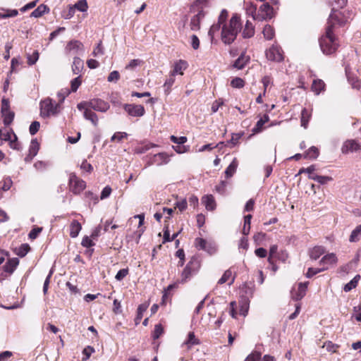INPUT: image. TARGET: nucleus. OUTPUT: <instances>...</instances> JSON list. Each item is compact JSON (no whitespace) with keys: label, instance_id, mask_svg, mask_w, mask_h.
<instances>
[{"label":"nucleus","instance_id":"nucleus-21","mask_svg":"<svg viewBox=\"0 0 361 361\" xmlns=\"http://www.w3.org/2000/svg\"><path fill=\"white\" fill-rule=\"evenodd\" d=\"M82 229L81 224L77 221L73 220L70 226V235L71 238H76Z\"/></svg>","mask_w":361,"mask_h":361},{"label":"nucleus","instance_id":"nucleus-33","mask_svg":"<svg viewBox=\"0 0 361 361\" xmlns=\"http://www.w3.org/2000/svg\"><path fill=\"white\" fill-rule=\"evenodd\" d=\"M30 247L27 243L22 244L19 247L15 249V253L20 257H25L29 252Z\"/></svg>","mask_w":361,"mask_h":361},{"label":"nucleus","instance_id":"nucleus-42","mask_svg":"<svg viewBox=\"0 0 361 361\" xmlns=\"http://www.w3.org/2000/svg\"><path fill=\"white\" fill-rule=\"evenodd\" d=\"M104 54V47L102 46V42L100 41L97 46L94 47L92 55L94 57H99L100 56H102Z\"/></svg>","mask_w":361,"mask_h":361},{"label":"nucleus","instance_id":"nucleus-62","mask_svg":"<svg viewBox=\"0 0 361 361\" xmlns=\"http://www.w3.org/2000/svg\"><path fill=\"white\" fill-rule=\"evenodd\" d=\"M81 245L85 247H90L94 245V243L88 236H85L82 240Z\"/></svg>","mask_w":361,"mask_h":361},{"label":"nucleus","instance_id":"nucleus-12","mask_svg":"<svg viewBox=\"0 0 361 361\" xmlns=\"http://www.w3.org/2000/svg\"><path fill=\"white\" fill-rule=\"evenodd\" d=\"M66 51L69 53H72L73 54H80V52H83L84 47L82 42L78 40H71L70 41L66 47Z\"/></svg>","mask_w":361,"mask_h":361},{"label":"nucleus","instance_id":"nucleus-7","mask_svg":"<svg viewBox=\"0 0 361 361\" xmlns=\"http://www.w3.org/2000/svg\"><path fill=\"white\" fill-rule=\"evenodd\" d=\"M266 57L269 61L281 62L283 60V51L280 47L274 44L266 51Z\"/></svg>","mask_w":361,"mask_h":361},{"label":"nucleus","instance_id":"nucleus-15","mask_svg":"<svg viewBox=\"0 0 361 361\" xmlns=\"http://www.w3.org/2000/svg\"><path fill=\"white\" fill-rule=\"evenodd\" d=\"M250 61V56L246 55L245 52H243L240 56L236 59L233 66L238 70L243 69L246 64Z\"/></svg>","mask_w":361,"mask_h":361},{"label":"nucleus","instance_id":"nucleus-20","mask_svg":"<svg viewBox=\"0 0 361 361\" xmlns=\"http://www.w3.org/2000/svg\"><path fill=\"white\" fill-rule=\"evenodd\" d=\"M337 257L334 253H330L324 255L319 261L320 264L334 265L337 262Z\"/></svg>","mask_w":361,"mask_h":361},{"label":"nucleus","instance_id":"nucleus-34","mask_svg":"<svg viewBox=\"0 0 361 361\" xmlns=\"http://www.w3.org/2000/svg\"><path fill=\"white\" fill-rule=\"evenodd\" d=\"M75 10H78L81 12H85L87 11L88 5L87 0H79L74 5H72Z\"/></svg>","mask_w":361,"mask_h":361},{"label":"nucleus","instance_id":"nucleus-58","mask_svg":"<svg viewBox=\"0 0 361 361\" xmlns=\"http://www.w3.org/2000/svg\"><path fill=\"white\" fill-rule=\"evenodd\" d=\"M171 140L176 144L183 145L187 142V137L185 136L181 137H176L175 135H171L170 137Z\"/></svg>","mask_w":361,"mask_h":361},{"label":"nucleus","instance_id":"nucleus-45","mask_svg":"<svg viewBox=\"0 0 361 361\" xmlns=\"http://www.w3.org/2000/svg\"><path fill=\"white\" fill-rule=\"evenodd\" d=\"M82 80L80 79V76H78L71 82V89L70 91H72L73 92H76L80 85H81Z\"/></svg>","mask_w":361,"mask_h":361},{"label":"nucleus","instance_id":"nucleus-51","mask_svg":"<svg viewBox=\"0 0 361 361\" xmlns=\"http://www.w3.org/2000/svg\"><path fill=\"white\" fill-rule=\"evenodd\" d=\"M39 127H40V123L39 121H33L31 123V125L30 126V128H29L30 133L32 135H35L37 133V131L39 130Z\"/></svg>","mask_w":361,"mask_h":361},{"label":"nucleus","instance_id":"nucleus-56","mask_svg":"<svg viewBox=\"0 0 361 361\" xmlns=\"http://www.w3.org/2000/svg\"><path fill=\"white\" fill-rule=\"evenodd\" d=\"M10 109V102L8 99L4 97L1 99V113H4L6 111H9Z\"/></svg>","mask_w":361,"mask_h":361},{"label":"nucleus","instance_id":"nucleus-3","mask_svg":"<svg viewBox=\"0 0 361 361\" xmlns=\"http://www.w3.org/2000/svg\"><path fill=\"white\" fill-rule=\"evenodd\" d=\"M39 109L42 118L55 116L60 112V104H56L52 99L47 97L40 102Z\"/></svg>","mask_w":361,"mask_h":361},{"label":"nucleus","instance_id":"nucleus-17","mask_svg":"<svg viewBox=\"0 0 361 361\" xmlns=\"http://www.w3.org/2000/svg\"><path fill=\"white\" fill-rule=\"evenodd\" d=\"M325 252L326 249L324 247L320 245L314 246L309 250V256L311 259L317 260L320 256L324 254Z\"/></svg>","mask_w":361,"mask_h":361},{"label":"nucleus","instance_id":"nucleus-27","mask_svg":"<svg viewBox=\"0 0 361 361\" xmlns=\"http://www.w3.org/2000/svg\"><path fill=\"white\" fill-rule=\"evenodd\" d=\"M238 167V161L236 159H233L229 166L226 168L225 171V175L226 178H231L235 173L236 169Z\"/></svg>","mask_w":361,"mask_h":361},{"label":"nucleus","instance_id":"nucleus-44","mask_svg":"<svg viewBox=\"0 0 361 361\" xmlns=\"http://www.w3.org/2000/svg\"><path fill=\"white\" fill-rule=\"evenodd\" d=\"M262 354L259 351H253L251 353L244 361H258L260 360Z\"/></svg>","mask_w":361,"mask_h":361},{"label":"nucleus","instance_id":"nucleus-35","mask_svg":"<svg viewBox=\"0 0 361 361\" xmlns=\"http://www.w3.org/2000/svg\"><path fill=\"white\" fill-rule=\"evenodd\" d=\"M39 149V145L36 139L32 140L29 147V154L32 157H35Z\"/></svg>","mask_w":361,"mask_h":361},{"label":"nucleus","instance_id":"nucleus-43","mask_svg":"<svg viewBox=\"0 0 361 361\" xmlns=\"http://www.w3.org/2000/svg\"><path fill=\"white\" fill-rule=\"evenodd\" d=\"M319 155V150L315 147H311L306 152L305 157L310 159H316Z\"/></svg>","mask_w":361,"mask_h":361},{"label":"nucleus","instance_id":"nucleus-59","mask_svg":"<svg viewBox=\"0 0 361 361\" xmlns=\"http://www.w3.org/2000/svg\"><path fill=\"white\" fill-rule=\"evenodd\" d=\"M176 208H178L180 212H183L187 208V201L185 199H182L180 201H178L175 204Z\"/></svg>","mask_w":361,"mask_h":361},{"label":"nucleus","instance_id":"nucleus-31","mask_svg":"<svg viewBox=\"0 0 361 361\" xmlns=\"http://www.w3.org/2000/svg\"><path fill=\"white\" fill-rule=\"evenodd\" d=\"M264 38L271 40L275 35L274 30L270 25H266L262 31Z\"/></svg>","mask_w":361,"mask_h":361},{"label":"nucleus","instance_id":"nucleus-47","mask_svg":"<svg viewBox=\"0 0 361 361\" xmlns=\"http://www.w3.org/2000/svg\"><path fill=\"white\" fill-rule=\"evenodd\" d=\"M207 243H208V241H207L206 240L201 238H197L195 240V246L199 250H204V249L206 248V245H207Z\"/></svg>","mask_w":361,"mask_h":361},{"label":"nucleus","instance_id":"nucleus-11","mask_svg":"<svg viewBox=\"0 0 361 361\" xmlns=\"http://www.w3.org/2000/svg\"><path fill=\"white\" fill-rule=\"evenodd\" d=\"M169 155L165 152H160L153 155L149 162L148 165L156 164L157 166H161L166 164L169 162Z\"/></svg>","mask_w":361,"mask_h":361},{"label":"nucleus","instance_id":"nucleus-16","mask_svg":"<svg viewBox=\"0 0 361 361\" xmlns=\"http://www.w3.org/2000/svg\"><path fill=\"white\" fill-rule=\"evenodd\" d=\"M19 264V259L16 257L9 259L7 262L4 265V270L5 272L11 274L13 273L18 265Z\"/></svg>","mask_w":361,"mask_h":361},{"label":"nucleus","instance_id":"nucleus-8","mask_svg":"<svg viewBox=\"0 0 361 361\" xmlns=\"http://www.w3.org/2000/svg\"><path fill=\"white\" fill-rule=\"evenodd\" d=\"M2 140L9 142L10 147L16 150H20L21 146L18 142V137L14 133L13 130L11 129L6 133H3V137L0 139V145H1Z\"/></svg>","mask_w":361,"mask_h":361},{"label":"nucleus","instance_id":"nucleus-2","mask_svg":"<svg viewBox=\"0 0 361 361\" xmlns=\"http://www.w3.org/2000/svg\"><path fill=\"white\" fill-rule=\"evenodd\" d=\"M240 30V17L235 14L230 19L228 24H225L222 26L221 39L223 42L226 44H231L234 42Z\"/></svg>","mask_w":361,"mask_h":361},{"label":"nucleus","instance_id":"nucleus-25","mask_svg":"<svg viewBox=\"0 0 361 361\" xmlns=\"http://www.w3.org/2000/svg\"><path fill=\"white\" fill-rule=\"evenodd\" d=\"M325 83L320 79L314 80L312 85V90L316 94H319L324 90Z\"/></svg>","mask_w":361,"mask_h":361},{"label":"nucleus","instance_id":"nucleus-48","mask_svg":"<svg viewBox=\"0 0 361 361\" xmlns=\"http://www.w3.org/2000/svg\"><path fill=\"white\" fill-rule=\"evenodd\" d=\"M221 25H221L219 23H217L214 24V25H212L211 26V27H210V29H209V30L208 32V35L210 37L211 40L213 39L215 33L220 30Z\"/></svg>","mask_w":361,"mask_h":361},{"label":"nucleus","instance_id":"nucleus-28","mask_svg":"<svg viewBox=\"0 0 361 361\" xmlns=\"http://www.w3.org/2000/svg\"><path fill=\"white\" fill-rule=\"evenodd\" d=\"M83 68V61L79 57H74L72 70L74 74L78 75Z\"/></svg>","mask_w":361,"mask_h":361},{"label":"nucleus","instance_id":"nucleus-29","mask_svg":"<svg viewBox=\"0 0 361 361\" xmlns=\"http://www.w3.org/2000/svg\"><path fill=\"white\" fill-rule=\"evenodd\" d=\"M3 117V122L5 126H9L13 121L15 114L13 111L9 110L4 113H1Z\"/></svg>","mask_w":361,"mask_h":361},{"label":"nucleus","instance_id":"nucleus-41","mask_svg":"<svg viewBox=\"0 0 361 361\" xmlns=\"http://www.w3.org/2000/svg\"><path fill=\"white\" fill-rule=\"evenodd\" d=\"M39 54L38 51L35 50L33 51L32 54H27V63L30 66L34 65L37 60L39 59Z\"/></svg>","mask_w":361,"mask_h":361},{"label":"nucleus","instance_id":"nucleus-23","mask_svg":"<svg viewBox=\"0 0 361 361\" xmlns=\"http://www.w3.org/2000/svg\"><path fill=\"white\" fill-rule=\"evenodd\" d=\"M83 116L85 119L89 120L91 121V123L94 126H97L98 123V117L97 114L92 111L91 109H85L84 111Z\"/></svg>","mask_w":361,"mask_h":361},{"label":"nucleus","instance_id":"nucleus-40","mask_svg":"<svg viewBox=\"0 0 361 361\" xmlns=\"http://www.w3.org/2000/svg\"><path fill=\"white\" fill-rule=\"evenodd\" d=\"M310 118V114L307 111L306 109H302V114H301V126H303L305 128H307L308 121Z\"/></svg>","mask_w":361,"mask_h":361},{"label":"nucleus","instance_id":"nucleus-6","mask_svg":"<svg viewBox=\"0 0 361 361\" xmlns=\"http://www.w3.org/2000/svg\"><path fill=\"white\" fill-rule=\"evenodd\" d=\"M70 190L74 194H80L86 187L84 180L79 179L75 174L72 173L69 177Z\"/></svg>","mask_w":361,"mask_h":361},{"label":"nucleus","instance_id":"nucleus-46","mask_svg":"<svg viewBox=\"0 0 361 361\" xmlns=\"http://www.w3.org/2000/svg\"><path fill=\"white\" fill-rule=\"evenodd\" d=\"M184 343L188 345H193L198 343V340L195 338L193 332H190L188 334V339Z\"/></svg>","mask_w":361,"mask_h":361},{"label":"nucleus","instance_id":"nucleus-22","mask_svg":"<svg viewBox=\"0 0 361 361\" xmlns=\"http://www.w3.org/2000/svg\"><path fill=\"white\" fill-rule=\"evenodd\" d=\"M254 34H255V27L252 25V24L249 20H247L246 22L245 27L243 30V33H242L243 37L245 38V39L250 38L254 35Z\"/></svg>","mask_w":361,"mask_h":361},{"label":"nucleus","instance_id":"nucleus-5","mask_svg":"<svg viewBox=\"0 0 361 361\" xmlns=\"http://www.w3.org/2000/svg\"><path fill=\"white\" fill-rule=\"evenodd\" d=\"M199 268L198 261L192 258L183 269L181 275V281L183 283L186 282L192 276V274L195 273Z\"/></svg>","mask_w":361,"mask_h":361},{"label":"nucleus","instance_id":"nucleus-60","mask_svg":"<svg viewBox=\"0 0 361 361\" xmlns=\"http://www.w3.org/2000/svg\"><path fill=\"white\" fill-rule=\"evenodd\" d=\"M120 78V74L117 71H114L108 76L109 82H117Z\"/></svg>","mask_w":361,"mask_h":361},{"label":"nucleus","instance_id":"nucleus-9","mask_svg":"<svg viewBox=\"0 0 361 361\" xmlns=\"http://www.w3.org/2000/svg\"><path fill=\"white\" fill-rule=\"evenodd\" d=\"M123 108L128 115L135 117H140L145 114V108L142 105L134 104H124Z\"/></svg>","mask_w":361,"mask_h":361},{"label":"nucleus","instance_id":"nucleus-13","mask_svg":"<svg viewBox=\"0 0 361 361\" xmlns=\"http://www.w3.org/2000/svg\"><path fill=\"white\" fill-rule=\"evenodd\" d=\"M361 149L359 143L353 140H347L342 147V152L347 154L348 152H357Z\"/></svg>","mask_w":361,"mask_h":361},{"label":"nucleus","instance_id":"nucleus-14","mask_svg":"<svg viewBox=\"0 0 361 361\" xmlns=\"http://www.w3.org/2000/svg\"><path fill=\"white\" fill-rule=\"evenodd\" d=\"M204 13L203 11L201 10L191 18L190 27L192 30L197 31L200 28V20L204 18Z\"/></svg>","mask_w":361,"mask_h":361},{"label":"nucleus","instance_id":"nucleus-37","mask_svg":"<svg viewBox=\"0 0 361 361\" xmlns=\"http://www.w3.org/2000/svg\"><path fill=\"white\" fill-rule=\"evenodd\" d=\"M361 235V224L357 226L351 233L349 240L350 242H357Z\"/></svg>","mask_w":361,"mask_h":361},{"label":"nucleus","instance_id":"nucleus-52","mask_svg":"<svg viewBox=\"0 0 361 361\" xmlns=\"http://www.w3.org/2000/svg\"><path fill=\"white\" fill-rule=\"evenodd\" d=\"M164 329L161 324H157L154 326V330L153 332V338L154 339H157L160 337V336L163 334Z\"/></svg>","mask_w":361,"mask_h":361},{"label":"nucleus","instance_id":"nucleus-1","mask_svg":"<svg viewBox=\"0 0 361 361\" xmlns=\"http://www.w3.org/2000/svg\"><path fill=\"white\" fill-rule=\"evenodd\" d=\"M346 21L341 11L333 9L328 18L325 33L319 39V46L324 54H332L338 49V39L334 35V31L337 27L343 26Z\"/></svg>","mask_w":361,"mask_h":361},{"label":"nucleus","instance_id":"nucleus-26","mask_svg":"<svg viewBox=\"0 0 361 361\" xmlns=\"http://www.w3.org/2000/svg\"><path fill=\"white\" fill-rule=\"evenodd\" d=\"M49 11V8L47 7V6L41 4L31 13L30 16L31 17L39 18L41 17L43 14L48 13Z\"/></svg>","mask_w":361,"mask_h":361},{"label":"nucleus","instance_id":"nucleus-32","mask_svg":"<svg viewBox=\"0 0 361 361\" xmlns=\"http://www.w3.org/2000/svg\"><path fill=\"white\" fill-rule=\"evenodd\" d=\"M309 178L314 180L322 185H324V184L327 183L329 181L332 180V178L330 176H319V175L310 176Z\"/></svg>","mask_w":361,"mask_h":361},{"label":"nucleus","instance_id":"nucleus-61","mask_svg":"<svg viewBox=\"0 0 361 361\" xmlns=\"http://www.w3.org/2000/svg\"><path fill=\"white\" fill-rule=\"evenodd\" d=\"M228 17V12L226 10L224 9L221 11L219 16V19H218V23L221 25H222V26L224 25H225V22L226 20V18Z\"/></svg>","mask_w":361,"mask_h":361},{"label":"nucleus","instance_id":"nucleus-57","mask_svg":"<svg viewBox=\"0 0 361 361\" xmlns=\"http://www.w3.org/2000/svg\"><path fill=\"white\" fill-rule=\"evenodd\" d=\"M128 274V269H122L117 272V274L115 276V279L117 281H120L123 280Z\"/></svg>","mask_w":361,"mask_h":361},{"label":"nucleus","instance_id":"nucleus-18","mask_svg":"<svg viewBox=\"0 0 361 361\" xmlns=\"http://www.w3.org/2000/svg\"><path fill=\"white\" fill-rule=\"evenodd\" d=\"M188 67V63L186 61L183 60H179L177 61L173 67V71H171V73L173 75H183V71H185Z\"/></svg>","mask_w":361,"mask_h":361},{"label":"nucleus","instance_id":"nucleus-39","mask_svg":"<svg viewBox=\"0 0 361 361\" xmlns=\"http://www.w3.org/2000/svg\"><path fill=\"white\" fill-rule=\"evenodd\" d=\"M327 269H328V267H323V268L310 267L307 269V271L305 276L307 278H312L313 276H314L322 271H324L326 270Z\"/></svg>","mask_w":361,"mask_h":361},{"label":"nucleus","instance_id":"nucleus-24","mask_svg":"<svg viewBox=\"0 0 361 361\" xmlns=\"http://www.w3.org/2000/svg\"><path fill=\"white\" fill-rule=\"evenodd\" d=\"M149 307L148 302H145L140 305L137 310V316L135 319V324H138L143 317V313L147 310Z\"/></svg>","mask_w":361,"mask_h":361},{"label":"nucleus","instance_id":"nucleus-30","mask_svg":"<svg viewBox=\"0 0 361 361\" xmlns=\"http://www.w3.org/2000/svg\"><path fill=\"white\" fill-rule=\"evenodd\" d=\"M360 279V275H356L350 282L346 283L344 286L343 290L345 292H349L352 289L355 288L358 283L359 280Z\"/></svg>","mask_w":361,"mask_h":361},{"label":"nucleus","instance_id":"nucleus-63","mask_svg":"<svg viewBox=\"0 0 361 361\" xmlns=\"http://www.w3.org/2000/svg\"><path fill=\"white\" fill-rule=\"evenodd\" d=\"M227 185L228 183L226 181L221 180V183L216 186V190L220 194H224L226 191Z\"/></svg>","mask_w":361,"mask_h":361},{"label":"nucleus","instance_id":"nucleus-38","mask_svg":"<svg viewBox=\"0 0 361 361\" xmlns=\"http://www.w3.org/2000/svg\"><path fill=\"white\" fill-rule=\"evenodd\" d=\"M174 75L171 73V75L165 81L164 84V91L166 94H169L171 90V86L173 85L175 82Z\"/></svg>","mask_w":361,"mask_h":361},{"label":"nucleus","instance_id":"nucleus-4","mask_svg":"<svg viewBox=\"0 0 361 361\" xmlns=\"http://www.w3.org/2000/svg\"><path fill=\"white\" fill-rule=\"evenodd\" d=\"M274 16L273 8L269 4H263L259 8L257 16H254V20L263 21L271 19Z\"/></svg>","mask_w":361,"mask_h":361},{"label":"nucleus","instance_id":"nucleus-64","mask_svg":"<svg viewBox=\"0 0 361 361\" xmlns=\"http://www.w3.org/2000/svg\"><path fill=\"white\" fill-rule=\"evenodd\" d=\"M42 231V228L40 227H36L32 228L30 233H29V238L32 240L35 239L39 233Z\"/></svg>","mask_w":361,"mask_h":361},{"label":"nucleus","instance_id":"nucleus-10","mask_svg":"<svg viewBox=\"0 0 361 361\" xmlns=\"http://www.w3.org/2000/svg\"><path fill=\"white\" fill-rule=\"evenodd\" d=\"M89 104L91 109L100 112H106L110 107L108 102L101 99H91Z\"/></svg>","mask_w":361,"mask_h":361},{"label":"nucleus","instance_id":"nucleus-36","mask_svg":"<svg viewBox=\"0 0 361 361\" xmlns=\"http://www.w3.org/2000/svg\"><path fill=\"white\" fill-rule=\"evenodd\" d=\"M251 219H252L251 214L246 215L244 217V226H243V233L245 235H248L250 233Z\"/></svg>","mask_w":361,"mask_h":361},{"label":"nucleus","instance_id":"nucleus-53","mask_svg":"<svg viewBox=\"0 0 361 361\" xmlns=\"http://www.w3.org/2000/svg\"><path fill=\"white\" fill-rule=\"evenodd\" d=\"M128 137V134L126 133L117 132L114 134L111 137V141H121L123 138H126Z\"/></svg>","mask_w":361,"mask_h":361},{"label":"nucleus","instance_id":"nucleus-49","mask_svg":"<svg viewBox=\"0 0 361 361\" xmlns=\"http://www.w3.org/2000/svg\"><path fill=\"white\" fill-rule=\"evenodd\" d=\"M269 118L268 116H264V119L261 118L256 124V126L254 128L253 131L255 133H258L261 130L262 128V126L264 124L268 121Z\"/></svg>","mask_w":361,"mask_h":361},{"label":"nucleus","instance_id":"nucleus-54","mask_svg":"<svg viewBox=\"0 0 361 361\" xmlns=\"http://www.w3.org/2000/svg\"><path fill=\"white\" fill-rule=\"evenodd\" d=\"M204 251L208 252L209 255H213L216 252V245L213 242H208L207 245H206V248L204 249Z\"/></svg>","mask_w":361,"mask_h":361},{"label":"nucleus","instance_id":"nucleus-50","mask_svg":"<svg viewBox=\"0 0 361 361\" xmlns=\"http://www.w3.org/2000/svg\"><path fill=\"white\" fill-rule=\"evenodd\" d=\"M231 85L233 87L240 88L244 86L245 82L240 78H235L231 80Z\"/></svg>","mask_w":361,"mask_h":361},{"label":"nucleus","instance_id":"nucleus-55","mask_svg":"<svg viewBox=\"0 0 361 361\" xmlns=\"http://www.w3.org/2000/svg\"><path fill=\"white\" fill-rule=\"evenodd\" d=\"M232 276V272L230 269L226 270L223 276L221 277V279L219 280L218 283L219 284H223L226 283Z\"/></svg>","mask_w":361,"mask_h":361},{"label":"nucleus","instance_id":"nucleus-19","mask_svg":"<svg viewBox=\"0 0 361 361\" xmlns=\"http://www.w3.org/2000/svg\"><path fill=\"white\" fill-rule=\"evenodd\" d=\"M202 202L207 210L213 211L215 209L216 204L214 197L212 195L204 196L202 199Z\"/></svg>","mask_w":361,"mask_h":361}]
</instances>
